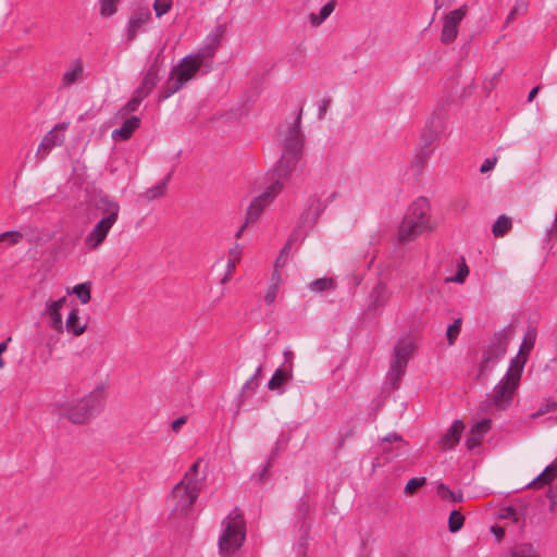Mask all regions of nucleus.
Wrapping results in <instances>:
<instances>
[{"label":"nucleus","mask_w":557,"mask_h":557,"mask_svg":"<svg viewBox=\"0 0 557 557\" xmlns=\"http://www.w3.org/2000/svg\"><path fill=\"white\" fill-rule=\"evenodd\" d=\"M371 297L376 308L385 306L389 298V293L387 290L386 285L383 283H379L373 288Z\"/></svg>","instance_id":"31"},{"label":"nucleus","mask_w":557,"mask_h":557,"mask_svg":"<svg viewBox=\"0 0 557 557\" xmlns=\"http://www.w3.org/2000/svg\"><path fill=\"white\" fill-rule=\"evenodd\" d=\"M290 247L289 244H287L281 251L280 256L276 259L275 268L283 267L286 263L288 251Z\"/></svg>","instance_id":"50"},{"label":"nucleus","mask_w":557,"mask_h":557,"mask_svg":"<svg viewBox=\"0 0 557 557\" xmlns=\"http://www.w3.org/2000/svg\"><path fill=\"white\" fill-rule=\"evenodd\" d=\"M468 274H469V269H468L467 264L465 263V261H462L459 264L456 275L454 277L447 278L446 281L455 282V283H463L466 277L468 276Z\"/></svg>","instance_id":"44"},{"label":"nucleus","mask_w":557,"mask_h":557,"mask_svg":"<svg viewBox=\"0 0 557 557\" xmlns=\"http://www.w3.org/2000/svg\"><path fill=\"white\" fill-rule=\"evenodd\" d=\"M97 209L101 212L102 218L85 237V245L90 250H97L104 243L121 211L120 203L109 197L100 198Z\"/></svg>","instance_id":"6"},{"label":"nucleus","mask_w":557,"mask_h":557,"mask_svg":"<svg viewBox=\"0 0 557 557\" xmlns=\"http://www.w3.org/2000/svg\"><path fill=\"white\" fill-rule=\"evenodd\" d=\"M69 123L62 122L57 124L49 133L45 135L36 151V157L38 160H44L53 148L59 147L64 143V133Z\"/></svg>","instance_id":"10"},{"label":"nucleus","mask_w":557,"mask_h":557,"mask_svg":"<svg viewBox=\"0 0 557 557\" xmlns=\"http://www.w3.org/2000/svg\"><path fill=\"white\" fill-rule=\"evenodd\" d=\"M210 44L200 49L195 54L183 58L170 73V77L164 83L159 92V100L163 101L177 92L187 82L195 77L203 64L205 59L211 58L220 45V33L211 34L208 38Z\"/></svg>","instance_id":"1"},{"label":"nucleus","mask_w":557,"mask_h":557,"mask_svg":"<svg viewBox=\"0 0 557 557\" xmlns=\"http://www.w3.org/2000/svg\"><path fill=\"white\" fill-rule=\"evenodd\" d=\"M495 164H496V158L485 159L484 162L482 163L481 168H480V172L481 173H487V172H490L491 170L494 169Z\"/></svg>","instance_id":"51"},{"label":"nucleus","mask_w":557,"mask_h":557,"mask_svg":"<svg viewBox=\"0 0 557 557\" xmlns=\"http://www.w3.org/2000/svg\"><path fill=\"white\" fill-rule=\"evenodd\" d=\"M270 205V202L262 198V196L256 197L249 205L246 212V224H253L258 221L263 210Z\"/></svg>","instance_id":"21"},{"label":"nucleus","mask_w":557,"mask_h":557,"mask_svg":"<svg viewBox=\"0 0 557 557\" xmlns=\"http://www.w3.org/2000/svg\"><path fill=\"white\" fill-rule=\"evenodd\" d=\"M503 557H541L539 550L530 543L515 546Z\"/></svg>","instance_id":"29"},{"label":"nucleus","mask_w":557,"mask_h":557,"mask_svg":"<svg viewBox=\"0 0 557 557\" xmlns=\"http://www.w3.org/2000/svg\"><path fill=\"white\" fill-rule=\"evenodd\" d=\"M119 1L120 0H99L100 15L103 17L113 15L117 10Z\"/></svg>","instance_id":"38"},{"label":"nucleus","mask_w":557,"mask_h":557,"mask_svg":"<svg viewBox=\"0 0 557 557\" xmlns=\"http://www.w3.org/2000/svg\"><path fill=\"white\" fill-rule=\"evenodd\" d=\"M437 494L442 499H445V500L455 502V503H461L463 500V495L461 492L456 494L454 491H450L449 487L444 483H441L437 486Z\"/></svg>","instance_id":"34"},{"label":"nucleus","mask_w":557,"mask_h":557,"mask_svg":"<svg viewBox=\"0 0 557 557\" xmlns=\"http://www.w3.org/2000/svg\"><path fill=\"white\" fill-rule=\"evenodd\" d=\"M552 232H556L557 233V211H556V215H555V219H554V222H553Z\"/></svg>","instance_id":"64"},{"label":"nucleus","mask_w":557,"mask_h":557,"mask_svg":"<svg viewBox=\"0 0 557 557\" xmlns=\"http://www.w3.org/2000/svg\"><path fill=\"white\" fill-rule=\"evenodd\" d=\"M90 289V283H82L74 286L72 293L79 298L82 304L86 305L91 299Z\"/></svg>","instance_id":"36"},{"label":"nucleus","mask_w":557,"mask_h":557,"mask_svg":"<svg viewBox=\"0 0 557 557\" xmlns=\"http://www.w3.org/2000/svg\"><path fill=\"white\" fill-rule=\"evenodd\" d=\"M469 12L467 4L460 5L458 9L449 11L443 16V27L441 32V42L449 45L454 42L459 33V26Z\"/></svg>","instance_id":"8"},{"label":"nucleus","mask_w":557,"mask_h":557,"mask_svg":"<svg viewBox=\"0 0 557 557\" xmlns=\"http://www.w3.org/2000/svg\"><path fill=\"white\" fill-rule=\"evenodd\" d=\"M518 384L519 383L509 381L507 376H504V379L494 388L492 405L498 410L507 408L512 400V396Z\"/></svg>","instance_id":"11"},{"label":"nucleus","mask_w":557,"mask_h":557,"mask_svg":"<svg viewBox=\"0 0 557 557\" xmlns=\"http://www.w3.org/2000/svg\"><path fill=\"white\" fill-rule=\"evenodd\" d=\"M506 347L502 344L491 345L482 355L480 362V374H484L488 371L492 364L496 363L505 354Z\"/></svg>","instance_id":"15"},{"label":"nucleus","mask_w":557,"mask_h":557,"mask_svg":"<svg viewBox=\"0 0 557 557\" xmlns=\"http://www.w3.org/2000/svg\"><path fill=\"white\" fill-rule=\"evenodd\" d=\"M425 484V478H413L409 480L405 486V493L411 495L417 492L418 488Z\"/></svg>","instance_id":"43"},{"label":"nucleus","mask_w":557,"mask_h":557,"mask_svg":"<svg viewBox=\"0 0 557 557\" xmlns=\"http://www.w3.org/2000/svg\"><path fill=\"white\" fill-rule=\"evenodd\" d=\"M145 99L144 96L139 95V92H137L135 90L132 99L125 104L124 107V110L126 112H134L138 109L140 102Z\"/></svg>","instance_id":"45"},{"label":"nucleus","mask_w":557,"mask_h":557,"mask_svg":"<svg viewBox=\"0 0 557 557\" xmlns=\"http://www.w3.org/2000/svg\"><path fill=\"white\" fill-rule=\"evenodd\" d=\"M23 234L18 231H8L0 234L2 245L15 246L23 239Z\"/></svg>","instance_id":"37"},{"label":"nucleus","mask_w":557,"mask_h":557,"mask_svg":"<svg viewBox=\"0 0 557 557\" xmlns=\"http://www.w3.org/2000/svg\"><path fill=\"white\" fill-rule=\"evenodd\" d=\"M500 516L505 519L512 520L513 522H519L521 519V513L513 507H506L502 510Z\"/></svg>","instance_id":"46"},{"label":"nucleus","mask_w":557,"mask_h":557,"mask_svg":"<svg viewBox=\"0 0 557 557\" xmlns=\"http://www.w3.org/2000/svg\"><path fill=\"white\" fill-rule=\"evenodd\" d=\"M336 1L331 0L324 4L319 13H310L308 20L312 27H319L335 10Z\"/></svg>","instance_id":"27"},{"label":"nucleus","mask_w":557,"mask_h":557,"mask_svg":"<svg viewBox=\"0 0 557 557\" xmlns=\"http://www.w3.org/2000/svg\"><path fill=\"white\" fill-rule=\"evenodd\" d=\"M159 82V67L154 63L152 64L146 72L141 84L136 89L139 95L144 96L145 98L152 91V89L157 86Z\"/></svg>","instance_id":"17"},{"label":"nucleus","mask_w":557,"mask_h":557,"mask_svg":"<svg viewBox=\"0 0 557 557\" xmlns=\"http://www.w3.org/2000/svg\"><path fill=\"white\" fill-rule=\"evenodd\" d=\"M465 517L458 510H453L449 515L448 525L449 531L455 533L459 531L463 525Z\"/></svg>","instance_id":"39"},{"label":"nucleus","mask_w":557,"mask_h":557,"mask_svg":"<svg viewBox=\"0 0 557 557\" xmlns=\"http://www.w3.org/2000/svg\"><path fill=\"white\" fill-rule=\"evenodd\" d=\"M311 209H314V213L312 216V222H314L315 219L318 218L320 211L322 210L320 202L318 200H313L309 210H311Z\"/></svg>","instance_id":"53"},{"label":"nucleus","mask_w":557,"mask_h":557,"mask_svg":"<svg viewBox=\"0 0 557 557\" xmlns=\"http://www.w3.org/2000/svg\"><path fill=\"white\" fill-rule=\"evenodd\" d=\"M66 302V297L63 296L57 300L48 299L45 305V314L49 318V326L57 333L64 331L61 309Z\"/></svg>","instance_id":"12"},{"label":"nucleus","mask_w":557,"mask_h":557,"mask_svg":"<svg viewBox=\"0 0 557 557\" xmlns=\"http://www.w3.org/2000/svg\"><path fill=\"white\" fill-rule=\"evenodd\" d=\"M63 325L64 330L75 337L83 335L87 329V324L81 322L78 308H73L70 311L65 324L63 323Z\"/></svg>","instance_id":"18"},{"label":"nucleus","mask_w":557,"mask_h":557,"mask_svg":"<svg viewBox=\"0 0 557 557\" xmlns=\"http://www.w3.org/2000/svg\"><path fill=\"white\" fill-rule=\"evenodd\" d=\"M301 110L296 120L280 129L278 135L284 147L282 158L277 165V173L288 174L295 166L302 149L304 138L300 129Z\"/></svg>","instance_id":"5"},{"label":"nucleus","mask_w":557,"mask_h":557,"mask_svg":"<svg viewBox=\"0 0 557 557\" xmlns=\"http://www.w3.org/2000/svg\"><path fill=\"white\" fill-rule=\"evenodd\" d=\"M414 351V344L411 341H399L394 347L393 363L389 369L391 380L396 382L405 373L409 358Z\"/></svg>","instance_id":"9"},{"label":"nucleus","mask_w":557,"mask_h":557,"mask_svg":"<svg viewBox=\"0 0 557 557\" xmlns=\"http://www.w3.org/2000/svg\"><path fill=\"white\" fill-rule=\"evenodd\" d=\"M331 104V100H323L322 104L319 108V117L323 119L329 107Z\"/></svg>","instance_id":"55"},{"label":"nucleus","mask_w":557,"mask_h":557,"mask_svg":"<svg viewBox=\"0 0 557 557\" xmlns=\"http://www.w3.org/2000/svg\"><path fill=\"white\" fill-rule=\"evenodd\" d=\"M547 411H548V406H546L545 408H541L537 412L532 414V418H537L540 416H543Z\"/></svg>","instance_id":"63"},{"label":"nucleus","mask_w":557,"mask_h":557,"mask_svg":"<svg viewBox=\"0 0 557 557\" xmlns=\"http://www.w3.org/2000/svg\"><path fill=\"white\" fill-rule=\"evenodd\" d=\"M491 429V420L484 419L478 423H475L471 428V432L469 437L466 441V446L468 449H474L481 445L483 436Z\"/></svg>","instance_id":"16"},{"label":"nucleus","mask_w":557,"mask_h":557,"mask_svg":"<svg viewBox=\"0 0 557 557\" xmlns=\"http://www.w3.org/2000/svg\"><path fill=\"white\" fill-rule=\"evenodd\" d=\"M492 533L495 535L497 541H502L505 536V530L502 527H493Z\"/></svg>","instance_id":"54"},{"label":"nucleus","mask_w":557,"mask_h":557,"mask_svg":"<svg viewBox=\"0 0 557 557\" xmlns=\"http://www.w3.org/2000/svg\"><path fill=\"white\" fill-rule=\"evenodd\" d=\"M461 329V319L455 320V322L448 326L446 336L449 345H453L458 337Z\"/></svg>","instance_id":"40"},{"label":"nucleus","mask_w":557,"mask_h":557,"mask_svg":"<svg viewBox=\"0 0 557 557\" xmlns=\"http://www.w3.org/2000/svg\"><path fill=\"white\" fill-rule=\"evenodd\" d=\"M292 367L293 364L290 362L288 367L284 369H277L268 382V388L270 391H277L282 385L289 382L293 379Z\"/></svg>","instance_id":"23"},{"label":"nucleus","mask_w":557,"mask_h":557,"mask_svg":"<svg viewBox=\"0 0 557 557\" xmlns=\"http://www.w3.org/2000/svg\"><path fill=\"white\" fill-rule=\"evenodd\" d=\"M10 341H11V337H9L5 342L0 343V369H2L4 367V360L2 359V354L7 350L8 342H10Z\"/></svg>","instance_id":"56"},{"label":"nucleus","mask_w":557,"mask_h":557,"mask_svg":"<svg viewBox=\"0 0 557 557\" xmlns=\"http://www.w3.org/2000/svg\"><path fill=\"white\" fill-rule=\"evenodd\" d=\"M511 226V219L506 215H500L493 224L492 233L495 237H503L510 231Z\"/></svg>","instance_id":"32"},{"label":"nucleus","mask_w":557,"mask_h":557,"mask_svg":"<svg viewBox=\"0 0 557 557\" xmlns=\"http://www.w3.org/2000/svg\"><path fill=\"white\" fill-rule=\"evenodd\" d=\"M434 228L431 221V206L426 198L419 197L408 208L398 227V240L407 243L416 239L424 232Z\"/></svg>","instance_id":"3"},{"label":"nucleus","mask_w":557,"mask_h":557,"mask_svg":"<svg viewBox=\"0 0 557 557\" xmlns=\"http://www.w3.org/2000/svg\"><path fill=\"white\" fill-rule=\"evenodd\" d=\"M199 467V461L194 462L185 472L183 479L173 487L170 495L173 511L186 513L197 500L203 483Z\"/></svg>","instance_id":"4"},{"label":"nucleus","mask_w":557,"mask_h":557,"mask_svg":"<svg viewBox=\"0 0 557 557\" xmlns=\"http://www.w3.org/2000/svg\"><path fill=\"white\" fill-rule=\"evenodd\" d=\"M527 9H528V5L525 2H523V1L517 2L515 4V7L511 9V11L509 12V14L507 15L505 25H508L509 23H511L516 18V15L525 13Z\"/></svg>","instance_id":"42"},{"label":"nucleus","mask_w":557,"mask_h":557,"mask_svg":"<svg viewBox=\"0 0 557 557\" xmlns=\"http://www.w3.org/2000/svg\"><path fill=\"white\" fill-rule=\"evenodd\" d=\"M557 478V458L548 465L542 473H540L528 487H542L549 484L554 479Z\"/></svg>","instance_id":"25"},{"label":"nucleus","mask_w":557,"mask_h":557,"mask_svg":"<svg viewBox=\"0 0 557 557\" xmlns=\"http://www.w3.org/2000/svg\"><path fill=\"white\" fill-rule=\"evenodd\" d=\"M250 224H246V221L244 222V224L239 227V230L236 232L235 234V237L236 239L240 238L245 228L248 227Z\"/></svg>","instance_id":"62"},{"label":"nucleus","mask_w":557,"mask_h":557,"mask_svg":"<svg viewBox=\"0 0 557 557\" xmlns=\"http://www.w3.org/2000/svg\"><path fill=\"white\" fill-rule=\"evenodd\" d=\"M465 424L461 420H456L447 432L438 441V449L447 450L454 448L460 441Z\"/></svg>","instance_id":"13"},{"label":"nucleus","mask_w":557,"mask_h":557,"mask_svg":"<svg viewBox=\"0 0 557 557\" xmlns=\"http://www.w3.org/2000/svg\"><path fill=\"white\" fill-rule=\"evenodd\" d=\"M270 205V202L262 198V196L256 197L249 205L246 212V224H253L258 221L263 210Z\"/></svg>","instance_id":"20"},{"label":"nucleus","mask_w":557,"mask_h":557,"mask_svg":"<svg viewBox=\"0 0 557 557\" xmlns=\"http://www.w3.org/2000/svg\"><path fill=\"white\" fill-rule=\"evenodd\" d=\"M277 290H278L277 283H272L264 296V299L268 304H272L275 300Z\"/></svg>","instance_id":"49"},{"label":"nucleus","mask_w":557,"mask_h":557,"mask_svg":"<svg viewBox=\"0 0 557 557\" xmlns=\"http://www.w3.org/2000/svg\"><path fill=\"white\" fill-rule=\"evenodd\" d=\"M281 282V274L278 272V268H274L273 274H272V283H277V285Z\"/></svg>","instance_id":"59"},{"label":"nucleus","mask_w":557,"mask_h":557,"mask_svg":"<svg viewBox=\"0 0 557 557\" xmlns=\"http://www.w3.org/2000/svg\"><path fill=\"white\" fill-rule=\"evenodd\" d=\"M166 185H168V178L159 182L151 188H148L144 194L143 197L148 200H154L157 198L163 197L166 193Z\"/></svg>","instance_id":"33"},{"label":"nucleus","mask_w":557,"mask_h":557,"mask_svg":"<svg viewBox=\"0 0 557 557\" xmlns=\"http://www.w3.org/2000/svg\"><path fill=\"white\" fill-rule=\"evenodd\" d=\"M261 373H262V367H258L255 374L250 377V379H255V386H258L259 385V379L261 376Z\"/></svg>","instance_id":"58"},{"label":"nucleus","mask_w":557,"mask_h":557,"mask_svg":"<svg viewBox=\"0 0 557 557\" xmlns=\"http://www.w3.org/2000/svg\"><path fill=\"white\" fill-rule=\"evenodd\" d=\"M528 357L518 352V355L511 360L508 371L505 376L513 383H519L523 368L527 363Z\"/></svg>","instance_id":"26"},{"label":"nucleus","mask_w":557,"mask_h":557,"mask_svg":"<svg viewBox=\"0 0 557 557\" xmlns=\"http://www.w3.org/2000/svg\"><path fill=\"white\" fill-rule=\"evenodd\" d=\"M150 17H151V13H150L149 9H147V8L138 9L131 15V17L128 20V24H127V34H126L128 41L134 40L137 33L140 30V28L144 25H146L149 22Z\"/></svg>","instance_id":"14"},{"label":"nucleus","mask_w":557,"mask_h":557,"mask_svg":"<svg viewBox=\"0 0 557 557\" xmlns=\"http://www.w3.org/2000/svg\"><path fill=\"white\" fill-rule=\"evenodd\" d=\"M187 422V418L185 416H182V417H178L177 419H175L172 424H171V428L174 432H178L180 429Z\"/></svg>","instance_id":"52"},{"label":"nucleus","mask_w":557,"mask_h":557,"mask_svg":"<svg viewBox=\"0 0 557 557\" xmlns=\"http://www.w3.org/2000/svg\"><path fill=\"white\" fill-rule=\"evenodd\" d=\"M536 329L535 327H528L524 336H523V339H522V343L520 345V348H519V354L525 356V357H529L531 350L533 349L534 347V344H535V341H536Z\"/></svg>","instance_id":"30"},{"label":"nucleus","mask_w":557,"mask_h":557,"mask_svg":"<svg viewBox=\"0 0 557 557\" xmlns=\"http://www.w3.org/2000/svg\"><path fill=\"white\" fill-rule=\"evenodd\" d=\"M84 64L82 60L73 61L62 76L63 86H71L83 78Z\"/></svg>","instance_id":"19"},{"label":"nucleus","mask_w":557,"mask_h":557,"mask_svg":"<svg viewBox=\"0 0 557 557\" xmlns=\"http://www.w3.org/2000/svg\"><path fill=\"white\" fill-rule=\"evenodd\" d=\"M245 521L238 509L232 510L222 521L219 549L223 556L235 554L245 541Z\"/></svg>","instance_id":"7"},{"label":"nucleus","mask_w":557,"mask_h":557,"mask_svg":"<svg viewBox=\"0 0 557 557\" xmlns=\"http://www.w3.org/2000/svg\"><path fill=\"white\" fill-rule=\"evenodd\" d=\"M282 175L280 176L277 173V168L275 169L274 176L275 180L272 182L261 194L262 198L268 200L270 203L275 199V197L282 191L283 189V183L282 180L285 178L288 174H284V172H281Z\"/></svg>","instance_id":"28"},{"label":"nucleus","mask_w":557,"mask_h":557,"mask_svg":"<svg viewBox=\"0 0 557 557\" xmlns=\"http://www.w3.org/2000/svg\"><path fill=\"white\" fill-rule=\"evenodd\" d=\"M257 386H255V379H249L243 386V393H245L246 391H255Z\"/></svg>","instance_id":"57"},{"label":"nucleus","mask_w":557,"mask_h":557,"mask_svg":"<svg viewBox=\"0 0 557 557\" xmlns=\"http://www.w3.org/2000/svg\"><path fill=\"white\" fill-rule=\"evenodd\" d=\"M539 90H540V86L532 88L529 92L528 101H532L535 98V96L537 95Z\"/></svg>","instance_id":"61"},{"label":"nucleus","mask_w":557,"mask_h":557,"mask_svg":"<svg viewBox=\"0 0 557 557\" xmlns=\"http://www.w3.org/2000/svg\"><path fill=\"white\" fill-rule=\"evenodd\" d=\"M270 205V202L262 198V196L256 197L249 205L246 212V224H253L258 221L263 210Z\"/></svg>","instance_id":"22"},{"label":"nucleus","mask_w":557,"mask_h":557,"mask_svg":"<svg viewBox=\"0 0 557 557\" xmlns=\"http://www.w3.org/2000/svg\"><path fill=\"white\" fill-rule=\"evenodd\" d=\"M103 386H97L90 393L82 397H69L58 403L57 411L60 417L73 424H85L102 408Z\"/></svg>","instance_id":"2"},{"label":"nucleus","mask_w":557,"mask_h":557,"mask_svg":"<svg viewBox=\"0 0 557 557\" xmlns=\"http://www.w3.org/2000/svg\"><path fill=\"white\" fill-rule=\"evenodd\" d=\"M140 120L137 116L127 119L120 128L112 132L113 139L127 140L133 133L139 127Z\"/></svg>","instance_id":"24"},{"label":"nucleus","mask_w":557,"mask_h":557,"mask_svg":"<svg viewBox=\"0 0 557 557\" xmlns=\"http://www.w3.org/2000/svg\"><path fill=\"white\" fill-rule=\"evenodd\" d=\"M242 253H243V247L236 243L228 251V259L239 262Z\"/></svg>","instance_id":"47"},{"label":"nucleus","mask_w":557,"mask_h":557,"mask_svg":"<svg viewBox=\"0 0 557 557\" xmlns=\"http://www.w3.org/2000/svg\"><path fill=\"white\" fill-rule=\"evenodd\" d=\"M171 8L172 0H154L153 9L158 17H161L162 15L166 14L171 10Z\"/></svg>","instance_id":"41"},{"label":"nucleus","mask_w":557,"mask_h":557,"mask_svg":"<svg viewBox=\"0 0 557 557\" xmlns=\"http://www.w3.org/2000/svg\"><path fill=\"white\" fill-rule=\"evenodd\" d=\"M335 286V282L331 277H321L310 283L309 288L312 292L320 293L327 289H332Z\"/></svg>","instance_id":"35"},{"label":"nucleus","mask_w":557,"mask_h":557,"mask_svg":"<svg viewBox=\"0 0 557 557\" xmlns=\"http://www.w3.org/2000/svg\"><path fill=\"white\" fill-rule=\"evenodd\" d=\"M400 440H401V437L398 436L397 434H388L387 436L384 437V441L388 442V443L397 442V441H400Z\"/></svg>","instance_id":"60"},{"label":"nucleus","mask_w":557,"mask_h":557,"mask_svg":"<svg viewBox=\"0 0 557 557\" xmlns=\"http://www.w3.org/2000/svg\"><path fill=\"white\" fill-rule=\"evenodd\" d=\"M237 263L238 262H236V261H233V260H230V259L227 260L225 275L221 280L222 284H225L226 282H228L231 280L232 274L235 271Z\"/></svg>","instance_id":"48"}]
</instances>
